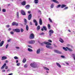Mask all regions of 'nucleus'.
I'll list each match as a JSON object with an SVG mask.
<instances>
[{"mask_svg":"<svg viewBox=\"0 0 75 75\" xmlns=\"http://www.w3.org/2000/svg\"><path fill=\"white\" fill-rule=\"evenodd\" d=\"M30 65L31 67H32V68H38V67H39L38 65H37L36 63L35 62H33L31 63L30 64Z\"/></svg>","mask_w":75,"mask_h":75,"instance_id":"obj_1","label":"nucleus"},{"mask_svg":"<svg viewBox=\"0 0 75 75\" xmlns=\"http://www.w3.org/2000/svg\"><path fill=\"white\" fill-rule=\"evenodd\" d=\"M46 44V45H51V43L48 42H43L42 43H41V45H44V44Z\"/></svg>","mask_w":75,"mask_h":75,"instance_id":"obj_2","label":"nucleus"},{"mask_svg":"<svg viewBox=\"0 0 75 75\" xmlns=\"http://www.w3.org/2000/svg\"><path fill=\"white\" fill-rule=\"evenodd\" d=\"M30 39H33L34 38V35L33 33H31L29 37Z\"/></svg>","mask_w":75,"mask_h":75,"instance_id":"obj_3","label":"nucleus"},{"mask_svg":"<svg viewBox=\"0 0 75 75\" xmlns=\"http://www.w3.org/2000/svg\"><path fill=\"white\" fill-rule=\"evenodd\" d=\"M54 33V31L52 30H50L49 31V35L50 36H51L52 35V34H53Z\"/></svg>","mask_w":75,"mask_h":75,"instance_id":"obj_4","label":"nucleus"},{"mask_svg":"<svg viewBox=\"0 0 75 75\" xmlns=\"http://www.w3.org/2000/svg\"><path fill=\"white\" fill-rule=\"evenodd\" d=\"M13 31H16V32L17 33H20V30L19 29L17 28L13 29Z\"/></svg>","mask_w":75,"mask_h":75,"instance_id":"obj_5","label":"nucleus"},{"mask_svg":"<svg viewBox=\"0 0 75 75\" xmlns=\"http://www.w3.org/2000/svg\"><path fill=\"white\" fill-rule=\"evenodd\" d=\"M28 43L30 44H33L35 43V41L34 40H30L29 41Z\"/></svg>","mask_w":75,"mask_h":75,"instance_id":"obj_6","label":"nucleus"},{"mask_svg":"<svg viewBox=\"0 0 75 75\" xmlns=\"http://www.w3.org/2000/svg\"><path fill=\"white\" fill-rule=\"evenodd\" d=\"M54 52L56 53H57V54H62V52H61L57 50H55Z\"/></svg>","mask_w":75,"mask_h":75,"instance_id":"obj_7","label":"nucleus"},{"mask_svg":"<svg viewBox=\"0 0 75 75\" xmlns=\"http://www.w3.org/2000/svg\"><path fill=\"white\" fill-rule=\"evenodd\" d=\"M21 14L23 16H25L26 15L25 13V12L23 10H22L21 11Z\"/></svg>","mask_w":75,"mask_h":75,"instance_id":"obj_8","label":"nucleus"},{"mask_svg":"<svg viewBox=\"0 0 75 75\" xmlns=\"http://www.w3.org/2000/svg\"><path fill=\"white\" fill-rule=\"evenodd\" d=\"M31 17H32V15L31 14H29L28 17V20H30L31 19Z\"/></svg>","mask_w":75,"mask_h":75,"instance_id":"obj_9","label":"nucleus"},{"mask_svg":"<svg viewBox=\"0 0 75 75\" xmlns=\"http://www.w3.org/2000/svg\"><path fill=\"white\" fill-rule=\"evenodd\" d=\"M25 7L26 9H29V8H30V5H27Z\"/></svg>","mask_w":75,"mask_h":75,"instance_id":"obj_10","label":"nucleus"},{"mask_svg":"<svg viewBox=\"0 0 75 75\" xmlns=\"http://www.w3.org/2000/svg\"><path fill=\"white\" fill-rule=\"evenodd\" d=\"M66 48L69 50V51H70V52H72L73 51V50H72V49L68 47H66Z\"/></svg>","mask_w":75,"mask_h":75,"instance_id":"obj_11","label":"nucleus"},{"mask_svg":"<svg viewBox=\"0 0 75 75\" xmlns=\"http://www.w3.org/2000/svg\"><path fill=\"white\" fill-rule=\"evenodd\" d=\"M39 23L40 25H41L42 24V21L41 18H40L39 19Z\"/></svg>","mask_w":75,"mask_h":75,"instance_id":"obj_12","label":"nucleus"},{"mask_svg":"<svg viewBox=\"0 0 75 75\" xmlns=\"http://www.w3.org/2000/svg\"><path fill=\"white\" fill-rule=\"evenodd\" d=\"M25 3H26V2H25V1H24L21 3V4L23 6H25Z\"/></svg>","mask_w":75,"mask_h":75,"instance_id":"obj_13","label":"nucleus"},{"mask_svg":"<svg viewBox=\"0 0 75 75\" xmlns=\"http://www.w3.org/2000/svg\"><path fill=\"white\" fill-rule=\"evenodd\" d=\"M66 6H67L65 5L62 4L61 5V7L62 8H64V7H66Z\"/></svg>","mask_w":75,"mask_h":75,"instance_id":"obj_14","label":"nucleus"},{"mask_svg":"<svg viewBox=\"0 0 75 75\" xmlns=\"http://www.w3.org/2000/svg\"><path fill=\"white\" fill-rule=\"evenodd\" d=\"M59 41L61 42H62V43H63V42H64V40L61 38H59Z\"/></svg>","mask_w":75,"mask_h":75,"instance_id":"obj_15","label":"nucleus"},{"mask_svg":"<svg viewBox=\"0 0 75 75\" xmlns=\"http://www.w3.org/2000/svg\"><path fill=\"white\" fill-rule=\"evenodd\" d=\"M7 59V57L6 56H3L2 57V60H4Z\"/></svg>","mask_w":75,"mask_h":75,"instance_id":"obj_16","label":"nucleus"},{"mask_svg":"<svg viewBox=\"0 0 75 75\" xmlns=\"http://www.w3.org/2000/svg\"><path fill=\"white\" fill-rule=\"evenodd\" d=\"M6 66V63L4 64L2 67H1V69H3Z\"/></svg>","mask_w":75,"mask_h":75,"instance_id":"obj_17","label":"nucleus"},{"mask_svg":"<svg viewBox=\"0 0 75 75\" xmlns=\"http://www.w3.org/2000/svg\"><path fill=\"white\" fill-rule=\"evenodd\" d=\"M34 2L35 4H38V0H35Z\"/></svg>","mask_w":75,"mask_h":75,"instance_id":"obj_18","label":"nucleus"},{"mask_svg":"<svg viewBox=\"0 0 75 75\" xmlns=\"http://www.w3.org/2000/svg\"><path fill=\"white\" fill-rule=\"evenodd\" d=\"M53 2H54V3H57V4H59V2H58V1H57L56 0H52Z\"/></svg>","mask_w":75,"mask_h":75,"instance_id":"obj_19","label":"nucleus"},{"mask_svg":"<svg viewBox=\"0 0 75 75\" xmlns=\"http://www.w3.org/2000/svg\"><path fill=\"white\" fill-rule=\"evenodd\" d=\"M26 62V59L25 58H24L23 59V63H25Z\"/></svg>","mask_w":75,"mask_h":75,"instance_id":"obj_20","label":"nucleus"},{"mask_svg":"<svg viewBox=\"0 0 75 75\" xmlns=\"http://www.w3.org/2000/svg\"><path fill=\"white\" fill-rule=\"evenodd\" d=\"M46 47L47 48H52V47L48 45H47L46 46Z\"/></svg>","mask_w":75,"mask_h":75,"instance_id":"obj_21","label":"nucleus"},{"mask_svg":"<svg viewBox=\"0 0 75 75\" xmlns=\"http://www.w3.org/2000/svg\"><path fill=\"white\" fill-rule=\"evenodd\" d=\"M40 49H38L37 51V54H40Z\"/></svg>","mask_w":75,"mask_h":75,"instance_id":"obj_22","label":"nucleus"},{"mask_svg":"<svg viewBox=\"0 0 75 75\" xmlns=\"http://www.w3.org/2000/svg\"><path fill=\"white\" fill-rule=\"evenodd\" d=\"M26 29L27 31H28V29H29V28L28 27V26L27 25L26 26Z\"/></svg>","mask_w":75,"mask_h":75,"instance_id":"obj_23","label":"nucleus"},{"mask_svg":"<svg viewBox=\"0 0 75 75\" xmlns=\"http://www.w3.org/2000/svg\"><path fill=\"white\" fill-rule=\"evenodd\" d=\"M56 64L58 66V67H59L60 68H61V65H60L58 63H56Z\"/></svg>","mask_w":75,"mask_h":75,"instance_id":"obj_24","label":"nucleus"},{"mask_svg":"<svg viewBox=\"0 0 75 75\" xmlns=\"http://www.w3.org/2000/svg\"><path fill=\"white\" fill-rule=\"evenodd\" d=\"M37 30L38 31L40 29V25H38V26L37 28Z\"/></svg>","mask_w":75,"mask_h":75,"instance_id":"obj_25","label":"nucleus"},{"mask_svg":"<svg viewBox=\"0 0 75 75\" xmlns=\"http://www.w3.org/2000/svg\"><path fill=\"white\" fill-rule=\"evenodd\" d=\"M28 51L30 52H32L33 51V50L30 48H28Z\"/></svg>","mask_w":75,"mask_h":75,"instance_id":"obj_26","label":"nucleus"},{"mask_svg":"<svg viewBox=\"0 0 75 75\" xmlns=\"http://www.w3.org/2000/svg\"><path fill=\"white\" fill-rule=\"evenodd\" d=\"M48 29H49V30H50V29L51 28V25H50V24H48Z\"/></svg>","mask_w":75,"mask_h":75,"instance_id":"obj_27","label":"nucleus"},{"mask_svg":"<svg viewBox=\"0 0 75 75\" xmlns=\"http://www.w3.org/2000/svg\"><path fill=\"white\" fill-rule=\"evenodd\" d=\"M43 68H44V69H46V70L49 71V69L47 67H44Z\"/></svg>","mask_w":75,"mask_h":75,"instance_id":"obj_28","label":"nucleus"},{"mask_svg":"<svg viewBox=\"0 0 75 75\" xmlns=\"http://www.w3.org/2000/svg\"><path fill=\"white\" fill-rule=\"evenodd\" d=\"M16 15L17 16V18H19V13L18 12H17Z\"/></svg>","mask_w":75,"mask_h":75,"instance_id":"obj_29","label":"nucleus"},{"mask_svg":"<svg viewBox=\"0 0 75 75\" xmlns=\"http://www.w3.org/2000/svg\"><path fill=\"white\" fill-rule=\"evenodd\" d=\"M61 6V4H59L56 7V8H58L60 7Z\"/></svg>","mask_w":75,"mask_h":75,"instance_id":"obj_30","label":"nucleus"},{"mask_svg":"<svg viewBox=\"0 0 75 75\" xmlns=\"http://www.w3.org/2000/svg\"><path fill=\"white\" fill-rule=\"evenodd\" d=\"M43 28L44 29V30H45V31H47V28H46V27L45 26H43Z\"/></svg>","mask_w":75,"mask_h":75,"instance_id":"obj_31","label":"nucleus"},{"mask_svg":"<svg viewBox=\"0 0 75 75\" xmlns=\"http://www.w3.org/2000/svg\"><path fill=\"white\" fill-rule=\"evenodd\" d=\"M51 8H53L54 7V4H51V6H50Z\"/></svg>","mask_w":75,"mask_h":75,"instance_id":"obj_32","label":"nucleus"},{"mask_svg":"<svg viewBox=\"0 0 75 75\" xmlns=\"http://www.w3.org/2000/svg\"><path fill=\"white\" fill-rule=\"evenodd\" d=\"M63 50H65V51H67V48H65L64 47H63Z\"/></svg>","mask_w":75,"mask_h":75,"instance_id":"obj_33","label":"nucleus"},{"mask_svg":"<svg viewBox=\"0 0 75 75\" xmlns=\"http://www.w3.org/2000/svg\"><path fill=\"white\" fill-rule=\"evenodd\" d=\"M49 20L50 23H52V20L51 19V18H49Z\"/></svg>","mask_w":75,"mask_h":75,"instance_id":"obj_34","label":"nucleus"},{"mask_svg":"<svg viewBox=\"0 0 75 75\" xmlns=\"http://www.w3.org/2000/svg\"><path fill=\"white\" fill-rule=\"evenodd\" d=\"M33 21L34 23H37V21L35 19H33Z\"/></svg>","mask_w":75,"mask_h":75,"instance_id":"obj_35","label":"nucleus"},{"mask_svg":"<svg viewBox=\"0 0 75 75\" xmlns=\"http://www.w3.org/2000/svg\"><path fill=\"white\" fill-rule=\"evenodd\" d=\"M27 67H28V65H27V64H26L25 65H24L25 68H27Z\"/></svg>","mask_w":75,"mask_h":75,"instance_id":"obj_36","label":"nucleus"},{"mask_svg":"<svg viewBox=\"0 0 75 75\" xmlns=\"http://www.w3.org/2000/svg\"><path fill=\"white\" fill-rule=\"evenodd\" d=\"M14 59H18V57H17L16 56H15L14 57Z\"/></svg>","mask_w":75,"mask_h":75,"instance_id":"obj_37","label":"nucleus"},{"mask_svg":"<svg viewBox=\"0 0 75 75\" xmlns=\"http://www.w3.org/2000/svg\"><path fill=\"white\" fill-rule=\"evenodd\" d=\"M21 33H23V32L24 31V30L23 29L21 28Z\"/></svg>","mask_w":75,"mask_h":75,"instance_id":"obj_38","label":"nucleus"},{"mask_svg":"<svg viewBox=\"0 0 75 75\" xmlns=\"http://www.w3.org/2000/svg\"><path fill=\"white\" fill-rule=\"evenodd\" d=\"M20 63H18L16 64V65L17 66H20Z\"/></svg>","mask_w":75,"mask_h":75,"instance_id":"obj_39","label":"nucleus"},{"mask_svg":"<svg viewBox=\"0 0 75 75\" xmlns=\"http://www.w3.org/2000/svg\"><path fill=\"white\" fill-rule=\"evenodd\" d=\"M15 22H13L12 23V25H15Z\"/></svg>","mask_w":75,"mask_h":75,"instance_id":"obj_40","label":"nucleus"},{"mask_svg":"<svg viewBox=\"0 0 75 75\" xmlns=\"http://www.w3.org/2000/svg\"><path fill=\"white\" fill-rule=\"evenodd\" d=\"M28 47H29V48H33V47L30 45H28Z\"/></svg>","mask_w":75,"mask_h":75,"instance_id":"obj_41","label":"nucleus"},{"mask_svg":"<svg viewBox=\"0 0 75 75\" xmlns=\"http://www.w3.org/2000/svg\"><path fill=\"white\" fill-rule=\"evenodd\" d=\"M2 11L3 12H6V9H3V10H2Z\"/></svg>","mask_w":75,"mask_h":75,"instance_id":"obj_42","label":"nucleus"},{"mask_svg":"<svg viewBox=\"0 0 75 75\" xmlns=\"http://www.w3.org/2000/svg\"><path fill=\"white\" fill-rule=\"evenodd\" d=\"M8 47V44H7L6 46V49H7V47Z\"/></svg>","mask_w":75,"mask_h":75,"instance_id":"obj_43","label":"nucleus"},{"mask_svg":"<svg viewBox=\"0 0 75 75\" xmlns=\"http://www.w3.org/2000/svg\"><path fill=\"white\" fill-rule=\"evenodd\" d=\"M1 44L3 45V44H4V41H2L1 42Z\"/></svg>","mask_w":75,"mask_h":75,"instance_id":"obj_44","label":"nucleus"},{"mask_svg":"<svg viewBox=\"0 0 75 75\" xmlns=\"http://www.w3.org/2000/svg\"><path fill=\"white\" fill-rule=\"evenodd\" d=\"M11 34H12V35H13V34H14V32H13V31H11Z\"/></svg>","mask_w":75,"mask_h":75,"instance_id":"obj_45","label":"nucleus"},{"mask_svg":"<svg viewBox=\"0 0 75 75\" xmlns=\"http://www.w3.org/2000/svg\"><path fill=\"white\" fill-rule=\"evenodd\" d=\"M35 26H37L38 25V23L37 22L35 23Z\"/></svg>","mask_w":75,"mask_h":75,"instance_id":"obj_46","label":"nucleus"},{"mask_svg":"<svg viewBox=\"0 0 75 75\" xmlns=\"http://www.w3.org/2000/svg\"><path fill=\"white\" fill-rule=\"evenodd\" d=\"M68 7H65V8H64V10H67V9H68Z\"/></svg>","mask_w":75,"mask_h":75,"instance_id":"obj_47","label":"nucleus"},{"mask_svg":"<svg viewBox=\"0 0 75 75\" xmlns=\"http://www.w3.org/2000/svg\"><path fill=\"white\" fill-rule=\"evenodd\" d=\"M24 20V21L25 23H27V19H26L25 18Z\"/></svg>","mask_w":75,"mask_h":75,"instance_id":"obj_48","label":"nucleus"},{"mask_svg":"<svg viewBox=\"0 0 75 75\" xmlns=\"http://www.w3.org/2000/svg\"><path fill=\"white\" fill-rule=\"evenodd\" d=\"M48 41L50 42H52V41L51 40H48Z\"/></svg>","mask_w":75,"mask_h":75,"instance_id":"obj_49","label":"nucleus"},{"mask_svg":"<svg viewBox=\"0 0 75 75\" xmlns=\"http://www.w3.org/2000/svg\"><path fill=\"white\" fill-rule=\"evenodd\" d=\"M15 25H16V26H17L18 25V23H16V22H15Z\"/></svg>","mask_w":75,"mask_h":75,"instance_id":"obj_50","label":"nucleus"},{"mask_svg":"<svg viewBox=\"0 0 75 75\" xmlns=\"http://www.w3.org/2000/svg\"><path fill=\"white\" fill-rule=\"evenodd\" d=\"M30 25H33V23H32L31 22H30Z\"/></svg>","mask_w":75,"mask_h":75,"instance_id":"obj_51","label":"nucleus"},{"mask_svg":"<svg viewBox=\"0 0 75 75\" xmlns=\"http://www.w3.org/2000/svg\"><path fill=\"white\" fill-rule=\"evenodd\" d=\"M5 71H6V70H2V72H5Z\"/></svg>","mask_w":75,"mask_h":75,"instance_id":"obj_52","label":"nucleus"},{"mask_svg":"<svg viewBox=\"0 0 75 75\" xmlns=\"http://www.w3.org/2000/svg\"><path fill=\"white\" fill-rule=\"evenodd\" d=\"M40 34V35H44V33H41Z\"/></svg>","mask_w":75,"mask_h":75,"instance_id":"obj_53","label":"nucleus"},{"mask_svg":"<svg viewBox=\"0 0 75 75\" xmlns=\"http://www.w3.org/2000/svg\"><path fill=\"white\" fill-rule=\"evenodd\" d=\"M11 41V39H10L9 40H8V42H10Z\"/></svg>","mask_w":75,"mask_h":75,"instance_id":"obj_54","label":"nucleus"},{"mask_svg":"<svg viewBox=\"0 0 75 75\" xmlns=\"http://www.w3.org/2000/svg\"><path fill=\"white\" fill-rule=\"evenodd\" d=\"M8 69V66H6L5 67V69Z\"/></svg>","mask_w":75,"mask_h":75,"instance_id":"obj_55","label":"nucleus"},{"mask_svg":"<svg viewBox=\"0 0 75 75\" xmlns=\"http://www.w3.org/2000/svg\"><path fill=\"white\" fill-rule=\"evenodd\" d=\"M61 57H62V58H64L65 57L64 56H61Z\"/></svg>","mask_w":75,"mask_h":75,"instance_id":"obj_56","label":"nucleus"},{"mask_svg":"<svg viewBox=\"0 0 75 75\" xmlns=\"http://www.w3.org/2000/svg\"><path fill=\"white\" fill-rule=\"evenodd\" d=\"M10 27V25H6V27L8 28Z\"/></svg>","mask_w":75,"mask_h":75,"instance_id":"obj_57","label":"nucleus"},{"mask_svg":"<svg viewBox=\"0 0 75 75\" xmlns=\"http://www.w3.org/2000/svg\"><path fill=\"white\" fill-rule=\"evenodd\" d=\"M3 45H2L0 43V47H2V46Z\"/></svg>","mask_w":75,"mask_h":75,"instance_id":"obj_58","label":"nucleus"},{"mask_svg":"<svg viewBox=\"0 0 75 75\" xmlns=\"http://www.w3.org/2000/svg\"><path fill=\"white\" fill-rule=\"evenodd\" d=\"M11 30V28H9L8 29V31H10V30Z\"/></svg>","mask_w":75,"mask_h":75,"instance_id":"obj_59","label":"nucleus"},{"mask_svg":"<svg viewBox=\"0 0 75 75\" xmlns=\"http://www.w3.org/2000/svg\"><path fill=\"white\" fill-rule=\"evenodd\" d=\"M66 64L67 65H68L69 64L67 62H66Z\"/></svg>","mask_w":75,"mask_h":75,"instance_id":"obj_60","label":"nucleus"},{"mask_svg":"<svg viewBox=\"0 0 75 75\" xmlns=\"http://www.w3.org/2000/svg\"><path fill=\"white\" fill-rule=\"evenodd\" d=\"M18 60H17L16 61V63H18Z\"/></svg>","mask_w":75,"mask_h":75,"instance_id":"obj_61","label":"nucleus"},{"mask_svg":"<svg viewBox=\"0 0 75 75\" xmlns=\"http://www.w3.org/2000/svg\"><path fill=\"white\" fill-rule=\"evenodd\" d=\"M41 30L42 31H44V29H43L42 28Z\"/></svg>","mask_w":75,"mask_h":75,"instance_id":"obj_62","label":"nucleus"},{"mask_svg":"<svg viewBox=\"0 0 75 75\" xmlns=\"http://www.w3.org/2000/svg\"><path fill=\"white\" fill-rule=\"evenodd\" d=\"M16 48L17 49H19V47H16Z\"/></svg>","mask_w":75,"mask_h":75,"instance_id":"obj_63","label":"nucleus"},{"mask_svg":"<svg viewBox=\"0 0 75 75\" xmlns=\"http://www.w3.org/2000/svg\"><path fill=\"white\" fill-rule=\"evenodd\" d=\"M28 13L29 14H30V11H28Z\"/></svg>","mask_w":75,"mask_h":75,"instance_id":"obj_64","label":"nucleus"}]
</instances>
